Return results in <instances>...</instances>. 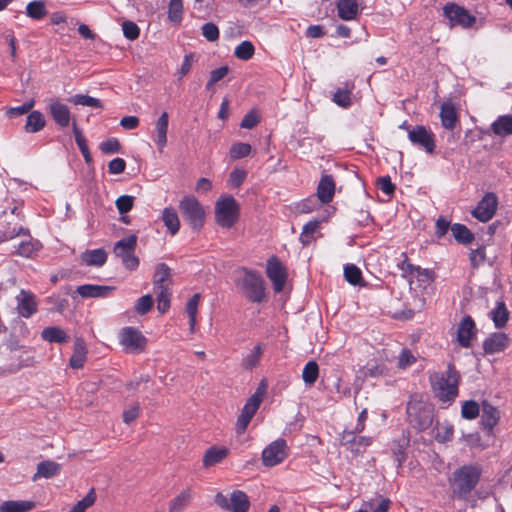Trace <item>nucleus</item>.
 <instances>
[{"label":"nucleus","instance_id":"obj_36","mask_svg":"<svg viewBox=\"0 0 512 512\" xmlns=\"http://www.w3.org/2000/svg\"><path fill=\"white\" fill-rule=\"evenodd\" d=\"M492 132L500 137H505L512 134V115L499 116L491 124Z\"/></svg>","mask_w":512,"mask_h":512},{"label":"nucleus","instance_id":"obj_1","mask_svg":"<svg viewBox=\"0 0 512 512\" xmlns=\"http://www.w3.org/2000/svg\"><path fill=\"white\" fill-rule=\"evenodd\" d=\"M482 475L479 464H465L455 469L448 479L451 498L468 501Z\"/></svg>","mask_w":512,"mask_h":512},{"label":"nucleus","instance_id":"obj_30","mask_svg":"<svg viewBox=\"0 0 512 512\" xmlns=\"http://www.w3.org/2000/svg\"><path fill=\"white\" fill-rule=\"evenodd\" d=\"M368 412L367 409L364 408L358 415L357 423L353 430H344L342 434V443H354L357 439L356 434L361 433L365 429V421L367 420Z\"/></svg>","mask_w":512,"mask_h":512},{"label":"nucleus","instance_id":"obj_34","mask_svg":"<svg viewBox=\"0 0 512 512\" xmlns=\"http://www.w3.org/2000/svg\"><path fill=\"white\" fill-rule=\"evenodd\" d=\"M162 221L171 235H176L180 229V220L173 207H165L162 211Z\"/></svg>","mask_w":512,"mask_h":512},{"label":"nucleus","instance_id":"obj_62","mask_svg":"<svg viewBox=\"0 0 512 512\" xmlns=\"http://www.w3.org/2000/svg\"><path fill=\"white\" fill-rule=\"evenodd\" d=\"M333 101L343 107L347 108L351 105V93L348 90L339 89L333 95Z\"/></svg>","mask_w":512,"mask_h":512},{"label":"nucleus","instance_id":"obj_44","mask_svg":"<svg viewBox=\"0 0 512 512\" xmlns=\"http://www.w3.org/2000/svg\"><path fill=\"white\" fill-rule=\"evenodd\" d=\"M69 102L74 105L88 106L92 108L102 109L104 107L99 99L84 94H76L70 97Z\"/></svg>","mask_w":512,"mask_h":512},{"label":"nucleus","instance_id":"obj_10","mask_svg":"<svg viewBox=\"0 0 512 512\" xmlns=\"http://www.w3.org/2000/svg\"><path fill=\"white\" fill-rule=\"evenodd\" d=\"M408 139L414 145L424 149L428 154L435 151V135L423 125H416L408 131Z\"/></svg>","mask_w":512,"mask_h":512},{"label":"nucleus","instance_id":"obj_23","mask_svg":"<svg viewBox=\"0 0 512 512\" xmlns=\"http://www.w3.org/2000/svg\"><path fill=\"white\" fill-rule=\"evenodd\" d=\"M229 454V449L226 447L211 446L208 448L203 456V466L205 468L214 466L222 462Z\"/></svg>","mask_w":512,"mask_h":512},{"label":"nucleus","instance_id":"obj_21","mask_svg":"<svg viewBox=\"0 0 512 512\" xmlns=\"http://www.w3.org/2000/svg\"><path fill=\"white\" fill-rule=\"evenodd\" d=\"M335 194V181L331 175H323L317 187L319 200L326 204L332 201Z\"/></svg>","mask_w":512,"mask_h":512},{"label":"nucleus","instance_id":"obj_63","mask_svg":"<svg viewBox=\"0 0 512 512\" xmlns=\"http://www.w3.org/2000/svg\"><path fill=\"white\" fill-rule=\"evenodd\" d=\"M194 62H195V55L193 53H189L184 56L181 67L177 71L179 80H181L184 76H186L190 72Z\"/></svg>","mask_w":512,"mask_h":512},{"label":"nucleus","instance_id":"obj_33","mask_svg":"<svg viewBox=\"0 0 512 512\" xmlns=\"http://www.w3.org/2000/svg\"><path fill=\"white\" fill-rule=\"evenodd\" d=\"M35 508V502L28 500H7L0 504V512H29Z\"/></svg>","mask_w":512,"mask_h":512},{"label":"nucleus","instance_id":"obj_64","mask_svg":"<svg viewBox=\"0 0 512 512\" xmlns=\"http://www.w3.org/2000/svg\"><path fill=\"white\" fill-rule=\"evenodd\" d=\"M259 116L256 112H248L241 120L240 127L245 129H252L259 123Z\"/></svg>","mask_w":512,"mask_h":512},{"label":"nucleus","instance_id":"obj_2","mask_svg":"<svg viewBox=\"0 0 512 512\" xmlns=\"http://www.w3.org/2000/svg\"><path fill=\"white\" fill-rule=\"evenodd\" d=\"M434 396L442 403L450 404L458 396L460 375L454 365L449 364L442 373H433L429 377Z\"/></svg>","mask_w":512,"mask_h":512},{"label":"nucleus","instance_id":"obj_17","mask_svg":"<svg viewBox=\"0 0 512 512\" xmlns=\"http://www.w3.org/2000/svg\"><path fill=\"white\" fill-rule=\"evenodd\" d=\"M476 334L475 322L471 318V316H465L460 322L457 330V340L459 344L468 348L471 345V339Z\"/></svg>","mask_w":512,"mask_h":512},{"label":"nucleus","instance_id":"obj_49","mask_svg":"<svg viewBox=\"0 0 512 512\" xmlns=\"http://www.w3.org/2000/svg\"><path fill=\"white\" fill-rule=\"evenodd\" d=\"M183 17L182 0H170L168 7V18L173 23H180Z\"/></svg>","mask_w":512,"mask_h":512},{"label":"nucleus","instance_id":"obj_22","mask_svg":"<svg viewBox=\"0 0 512 512\" xmlns=\"http://www.w3.org/2000/svg\"><path fill=\"white\" fill-rule=\"evenodd\" d=\"M194 493L192 488L183 489L176 497H174L169 505V512H183L192 502Z\"/></svg>","mask_w":512,"mask_h":512},{"label":"nucleus","instance_id":"obj_20","mask_svg":"<svg viewBox=\"0 0 512 512\" xmlns=\"http://www.w3.org/2000/svg\"><path fill=\"white\" fill-rule=\"evenodd\" d=\"M441 125L447 130H453L459 117L455 105L451 101H444L440 107Z\"/></svg>","mask_w":512,"mask_h":512},{"label":"nucleus","instance_id":"obj_54","mask_svg":"<svg viewBox=\"0 0 512 512\" xmlns=\"http://www.w3.org/2000/svg\"><path fill=\"white\" fill-rule=\"evenodd\" d=\"M229 72L228 66H221L216 68L210 72V77L208 82L206 83V89L212 90L213 86L221 81Z\"/></svg>","mask_w":512,"mask_h":512},{"label":"nucleus","instance_id":"obj_51","mask_svg":"<svg viewBox=\"0 0 512 512\" xmlns=\"http://www.w3.org/2000/svg\"><path fill=\"white\" fill-rule=\"evenodd\" d=\"M153 298L150 294L141 296L135 303V312L139 315L147 314L153 308Z\"/></svg>","mask_w":512,"mask_h":512},{"label":"nucleus","instance_id":"obj_53","mask_svg":"<svg viewBox=\"0 0 512 512\" xmlns=\"http://www.w3.org/2000/svg\"><path fill=\"white\" fill-rule=\"evenodd\" d=\"M251 153V145L248 143L238 142L231 146L230 157L232 159H240Z\"/></svg>","mask_w":512,"mask_h":512},{"label":"nucleus","instance_id":"obj_47","mask_svg":"<svg viewBox=\"0 0 512 512\" xmlns=\"http://www.w3.org/2000/svg\"><path fill=\"white\" fill-rule=\"evenodd\" d=\"M96 498L95 489L91 488L86 496L71 508L70 512H86V509L95 503Z\"/></svg>","mask_w":512,"mask_h":512},{"label":"nucleus","instance_id":"obj_16","mask_svg":"<svg viewBox=\"0 0 512 512\" xmlns=\"http://www.w3.org/2000/svg\"><path fill=\"white\" fill-rule=\"evenodd\" d=\"M172 286L171 269L165 263H159L156 266L153 275L154 292L170 291Z\"/></svg>","mask_w":512,"mask_h":512},{"label":"nucleus","instance_id":"obj_60","mask_svg":"<svg viewBox=\"0 0 512 512\" xmlns=\"http://www.w3.org/2000/svg\"><path fill=\"white\" fill-rule=\"evenodd\" d=\"M202 35L206 38V40L210 41V42H214L216 40L219 39V29L218 27L212 23V22H207L205 23L202 28Z\"/></svg>","mask_w":512,"mask_h":512},{"label":"nucleus","instance_id":"obj_26","mask_svg":"<svg viewBox=\"0 0 512 512\" xmlns=\"http://www.w3.org/2000/svg\"><path fill=\"white\" fill-rule=\"evenodd\" d=\"M41 338L49 343L64 344L70 339L69 335L59 326H49L42 330Z\"/></svg>","mask_w":512,"mask_h":512},{"label":"nucleus","instance_id":"obj_40","mask_svg":"<svg viewBox=\"0 0 512 512\" xmlns=\"http://www.w3.org/2000/svg\"><path fill=\"white\" fill-rule=\"evenodd\" d=\"M47 13L48 11L43 0L31 1L26 6V15L33 20H41Z\"/></svg>","mask_w":512,"mask_h":512},{"label":"nucleus","instance_id":"obj_37","mask_svg":"<svg viewBox=\"0 0 512 512\" xmlns=\"http://www.w3.org/2000/svg\"><path fill=\"white\" fill-rule=\"evenodd\" d=\"M451 232H452V235H453L454 239L459 244L469 245L475 239V236L470 231V229H468V227L466 225L461 224V223L453 224L451 226Z\"/></svg>","mask_w":512,"mask_h":512},{"label":"nucleus","instance_id":"obj_8","mask_svg":"<svg viewBox=\"0 0 512 512\" xmlns=\"http://www.w3.org/2000/svg\"><path fill=\"white\" fill-rule=\"evenodd\" d=\"M264 391L259 387L254 394H252L243 406L240 415L237 418L235 431L237 434H243L251 419L256 414L263 400Z\"/></svg>","mask_w":512,"mask_h":512},{"label":"nucleus","instance_id":"obj_12","mask_svg":"<svg viewBox=\"0 0 512 512\" xmlns=\"http://www.w3.org/2000/svg\"><path fill=\"white\" fill-rule=\"evenodd\" d=\"M445 17L449 20L451 26H461L463 28L471 27L476 18L471 15L466 9L455 4L448 3L443 8Z\"/></svg>","mask_w":512,"mask_h":512},{"label":"nucleus","instance_id":"obj_55","mask_svg":"<svg viewBox=\"0 0 512 512\" xmlns=\"http://www.w3.org/2000/svg\"><path fill=\"white\" fill-rule=\"evenodd\" d=\"M123 35L130 41L136 40L139 37L140 29L136 23L126 20L122 23Z\"/></svg>","mask_w":512,"mask_h":512},{"label":"nucleus","instance_id":"obj_9","mask_svg":"<svg viewBox=\"0 0 512 512\" xmlns=\"http://www.w3.org/2000/svg\"><path fill=\"white\" fill-rule=\"evenodd\" d=\"M287 456V443L283 438H278L263 449L262 463L266 467H273L282 463Z\"/></svg>","mask_w":512,"mask_h":512},{"label":"nucleus","instance_id":"obj_46","mask_svg":"<svg viewBox=\"0 0 512 512\" xmlns=\"http://www.w3.org/2000/svg\"><path fill=\"white\" fill-rule=\"evenodd\" d=\"M255 53L254 45L251 41L245 40L236 46L234 56L240 60H250Z\"/></svg>","mask_w":512,"mask_h":512},{"label":"nucleus","instance_id":"obj_42","mask_svg":"<svg viewBox=\"0 0 512 512\" xmlns=\"http://www.w3.org/2000/svg\"><path fill=\"white\" fill-rule=\"evenodd\" d=\"M41 245L38 241L27 240L22 241L17 247H15V254L26 258L32 257L39 249Z\"/></svg>","mask_w":512,"mask_h":512},{"label":"nucleus","instance_id":"obj_32","mask_svg":"<svg viewBox=\"0 0 512 512\" xmlns=\"http://www.w3.org/2000/svg\"><path fill=\"white\" fill-rule=\"evenodd\" d=\"M168 121H169L168 113L163 112L156 122V126H155V131L157 133L156 144H157L160 152L163 151L164 147L167 144Z\"/></svg>","mask_w":512,"mask_h":512},{"label":"nucleus","instance_id":"obj_56","mask_svg":"<svg viewBox=\"0 0 512 512\" xmlns=\"http://www.w3.org/2000/svg\"><path fill=\"white\" fill-rule=\"evenodd\" d=\"M99 148L104 154H114L120 152L121 145L117 138L111 137L103 141Z\"/></svg>","mask_w":512,"mask_h":512},{"label":"nucleus","instance_id":"obj_52","mask_svg":"<svg viewBox=\"0 0 512 512\" xmlns=\"http://www.w3.org/2000/svg\"><path fill=\"white\" fill-rule=\"evenodd\" d=\"M135 198L131 195H121L115 201V206L121 215L131 211Z\"/></svg>","mask_w":512,"mask_h":512},{"label":"nucleus","instance_id":"obj_28","mask_svg":"<svg viewBox=\"0 0 512 512\" xmlns=\"http://www.w3.org/2000/svg\"><path fill=\"white\" fill-rule=\"evenodd\" d=\"M87 356L85 342L81 338H76L74 342L73 354L69 360V365L73 369H79L84 366Z\"/></svg>","mask_w":512,"mask_h":512},{"label":"nucleus","instance_id":"obj_3","mask_svg":"<svg viewBox=\"0 0 512 512\" xmlns=\"http://www.w3.org/2000/svg\"><path fill=\"white\" fill-rule=\"evenodd\" d=\"M406 414L414 429L424 431L433 423L434 407L423 395L414 394L407 403Z\"/></svg>","mask_w":512,"mask_h":512},{"label":"nucleus","instance_id":"obj_50","mask_svg":"<svg viewBox=\"0 0 512 512\" xmlns=\"http://www.w3.org/2000/svg\"><path fill=\"white\" fill-rule=\"evenodd\" d=\"M480 413V406L474 400L465 401L462 405L461 415L463 418L472 420L475 419Z\"/></svg>","mask_w":512,"mask_h":512},{"label":"nucleus","instance_id":"obj_24","mask_svg":"<svg viewBox=\"0 0 512 512\" xmlns=\"http://www.w3.org/2000/svg\"><path fill=\"white\" fill-rule=\"evenodd\" d=\"M336 7L338 16L345 21L355 19L359 12L357 0H337Z\"/></svg>","mask_w":512,"mask_h":512},{"label":"nucleus","instance_id":"obj_29","mask_svg":"<svg viewBox=\"0 0 512 512\" xmlns=\"http://www.w3.org/2000/svg\"><path fill=\"white\" fill-rule=\"evenodd\" d=\"M499 421L498 410L488 401L481 404V422L485 428L492 429Z\"/></svg>","mask_w":512,"mask_h":512},{"label":"nucleus","instance_id":"obj_27","mask_svg":"<svg viewBox=\"0 0 512 512\" xmlns=\"http://www.w3.org/2000/svg\"><path fill=\"white\" fill-rule=\"evenodd\" d=\"M229 512H248L250 500L242 490H234L230 495Z\"/></svg>","mask_w":512,"mask_h":512},{"label":"nucleus","instance_id":"obj_43","mask_svg":"<svg viewBox=\"0 0 512 512\" xmlns=\"http://www.w3.org/2000/svg\"><path fill=\"white\" fill-rule=\"evenodd\" d=\"M200 298H201L200 294L196 293L189 299V301L186 304V313L189 317V327H190V331L192 333L195 330L196 316H197Z\"/></svg>","mask_w":512,"mask_h":512},{"label":"nucleus","instance_id":"obj_58","mask_svg":"<svg viewBox=\"0 0 512 512\" xmlns=\"http://www.w3.org/2000/svg\"><path fill=\"white\" fill-rule=\"evenodd\" d=\"M454 428L453 425L446 423L438 429L435 439L439 443H445L452 440Z\"/></svg>","mask_w":512,"mask_h":512},{"label":"nucleus","instance_id":"obj_11","mask_svg":"<svg viewBox=\"0 0 512 512\" xmlns=\"http://www.w3.org/2000/svg\"><path fill=\"white\" fill-rule=\"evenodd\" d=\"M498 207V198L495 193L487 192L476 207L471 211V215L480 222H488L495 215Z\"/></svg>","mask_w":512,"mask_h":512},{"label":"nucleus","instance_id":"obj_4","mask_svg":"<svg viewBox=\"0 0 512 512\" xmlns=\"http://www.w3.org/2000/svg\"><path fill=\"white\" fill-rule=\"evenodd\" d=\"M236 286L252 303H261L266 299V289L263 277L259 272L248 268H241Z\"/></svg>","mask_w":512,"mask_h":512},{"label":"nucleus","instance_id":"obj_6","mask_svg":"<svg viewBox=\"0 0 512 512\" xmlns=\"http://www.w3.org/2000/svg\"><path fill=\"white\" fill-rule=\"evenodd\" d=\"M239 216V205L233 196L221 197L215 204V219L219 226L231 228Z\"/></svg>","mask_w":512,"mask_h":512},{"label":"nucleus","instance_id":"obj_25","mask_svg":"<svg viewBox=\"0 0 512 512\" xmlns=\"http://www.w3.org/2000/svg\"><path fill=\"white\" fill-rule=\"evenodd\" d=\"M80 257L81 261L87 266L101 267L107 261V252L103 248L86 250Z\"/></svg>","mask_w":512,"mask_h":512},{"label":"nucleus","instance_id":"obj_19","mask_svg":"<svg viewBox=\"0 0 512 512\" xmlns=\"http://www.w3.org/2000/svg\"><path fill=\"white\" fill-rule=\"evenodd\" d=\"M115 287L107 285L85 284L77 287V293L82 298H105L109 296Z\"/></svg>","mask_w":512,"mask_h":512},{"label":"nucleus","instance_id":"obj_14","mask_svg":"<svg viewBox=\"0 0 512 512\" xmlns=\"http://www.w3.org/2000/svg\"><path fill=\"white\" fill-rule=\"evenodd\" d=\"M16 301L18 314L23 318H30L38 310L36 297L31 291L21 289Z\"/></svg>","mask_w":512,"mask_h":512},{"label":"nucleus","instance_id":"obj_39","mask_svg":"<svg viewBox=\"0 0 512 512\" xmlns=\"http://www.w3.org/2000/svg\"><path fill=\"white\" fill-rule=\"evenodd\" d=\"M61 469L60 464L54 461L46 460L38 463L37 472L34 475V480L38 477L52 478L59 474Z\"/></svg>","mask_w":512,"mask_h":512},{"label":"nucleus","instance_id":"obj_48","mask_svg":"<svg viewBox=\"0 0 512 512\" xmlns=\"http://www.w3.org/2000/svg\"><path fill=\"white\" fill-rule=\"evenodd\" d=\"M345 280L352 285H361L362 272L354 264H348L344 267Z\"/></svg>","mask_w":512,"mask_h":512},{"label":"nucleus","instance_id":"obj_38","mask_svg":"<svg viewBox=\"0 0 512 512\" xmlns=\"http://www.w3.org/2000/svg\"><path fill=\"white\" fill-rule=\"evenodd\" d=\"M46 124L45 117L42 112L35 110L28 114L25 124V131L28 133H36L44 128Z\"/></svg>","mask_w":512,"mask_h":512},{"label":"nucleus","instance_id":"obj_18","mask_svg":"<svg viewBox=\"0 0 512 512\" xmlns=\"http://www.w3.org/2000/svg\"><path fill=\"white\" fill-rule=\"evenodd\" d=\"M509 338L505 333H493L483 342L485 354L499 353L507 348Z\"/></svg>","mask_w":512,"mask_h":512},{"label":"nucleus","instance_id":"obj_13","mask_svg":"<svg viewBox=\"0 0 512 512\" xmlns=\"http://www.w3.org/2000/svg\"><path fill=\"white\" fill-rule=\"evenodd\" d=\"M266 275L271 281L274 291L280 293L286 284L287 270L286 267L276 256H271L267 261Z\"/></svg>","mask_w":512,"mask_h":512},{"label":"nucleus","instance_id":"obj_57","mask_svg":"<svg viewBox=\"0 0 512 512\" xmlns=\"http://www.w3.org/2000/svg\"><path fill=\"white\" fill-rule=\"evenodd\" d=\"M246 176L247 172L244 169L236 168L230 173L228 183L231 187L238 188L243 184Z\"/></svg>","mask_w":512,"mask_h":512},{"label":"nucleus","instance_id":"obj_41","mask_svg":"<svg viewBox=\"0 0 512 512\" xmlns=\"http://www.w3.org/2000/svg\"><path fill=\"white\" fill-rule=\"evenodd\" d=\"M491 317L495 327L502 328L506 325L509 318V312L503 301L497 302L495 308L491 311Z\"/></svg>","mask_w":512,"mask_h":512},{"label":"nucleus","instance_id":"obj_31","mask_svg":"<svg viewBox=\"0 0 512 512\" xmlns=\"http://www.w3.org/2000/svg\"><path fill=\"white\" fill-rule=\"evenodd\" d=\"M137 245V237L130 235L117 241L114 245V253L120 259L134 253Z\"/></svg>","mask_w":512,"mask_h":512},{"label":"nucleus","instance_id":"obj_61","mask_svg":"<svg viewBox=\"0 0 512 512\" xmlns=\"http://www.w3.org/2000/svg\"><path fill=\"white\" fill-rule=\"evenodd\" d=\"M157 296V309L161 314H164L167 312V310L170 308V298H171V292L170 291H161V292H155Z\"/></svg>","mask_w":512,"mask_h":512},{"label":"nucleus","instance_id":"obj_5","mask_svg":"<svg viewBox=\"0 0 512 512\" xmlns=\"http://www.w3.org/2000/svg\"><path fill=\"white\" fill-rule=\"evenodd\" d=\"M179 210L193 230H200L205 222V210L196 197L188 195L179 201Z\"/></svg>","mask_w":512,"mask_h":512},{"label":"nucleus","instance_id":"obj_7","mask_svg":"<svg viewBox=\"0 0 512 512\" xmlns=\"http://www.w3.org/2000/svg\"><path fill=\"white\" fill-rule=\"evenodd\" d=\"M119 343L125 353L138 354L145 350L147 339L137 328L127 326L119 332Z\"/></svg>","mask_w":512,"mask_h":512},{"label":"nucleus","instance_id":"obj_59","mask_svg":"<svg viewBox=\"0 0 512 512\" xmlns=\"http://www.w3.org/2000/svg\"><path fill=\"white\" fill-rule=\"evenodd\" d=\"M416 362V357L412 354V352L404 348L401 350L398 356V367L400 369H406Z\"/></svg>","mask_w":512,"mask_h":512},{"label":"nucleus","instance_id":"obj_45","mask_svg":"<svg viewBox=\"0 0 512 512\" xmlns=\"http://www.w3.org/2000/svg\"><path fill=\"white\" fill-rule=\"evenodd\" d=\"M319 376V367L315 361H309L303 368L302 379L306 385H313Z\"/></svg>","mask_w":512,"mask_h":512},{"label":"nucleus","instance_id":"obj_35","mask_svg":"<svg viewBox=\"0 0 512 512\" xmlns=\"http://www.w3.org/2000/svg\"><path fill=\"white\" fill-rule=\"evenodd\" d=\"M263 355V346L261 343L256 344L252 350L243 356L241 360V366L245 370H252L256 368Z\"/></svg>","mask_w":512,"mask_h":512},{"label":"nucleus","instance_id":"obj_15","mask_svg":"<svg viewBox=\"0 0 512 512\" xmlns=\"http://www.w3.org/2000/svg\"><path fill=\"white\" fill-rule=\"evenodd\" d=\"M49 112L55 123L61 128H65L70 124L71 113L69 107L59 99L53 98L50 100Z\"/></svg>","mask_w":512,"mask_h":512}]
</instances>
